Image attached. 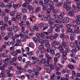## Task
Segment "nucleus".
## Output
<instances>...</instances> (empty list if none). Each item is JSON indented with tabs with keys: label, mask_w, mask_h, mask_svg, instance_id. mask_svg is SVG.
<instances>
[{
	"label": "nucleus",
	"mask_w": 80,
	"mask_h": 80,
	"mask_svg": "<svg viewBox=\"0 0 80 80\" xmlns=\"http://www.w3.org/2000/svg\"><path fill=\"white\" fill-rule=\"evenodd\" d=\"M70 46L72 48H75V44L72 42H71L70 44Z\"/></svg>",
	"instance_id": "17"
},
{
	"label": "nucleus",
	"mask_w": 80,
	"mask_h": 80,
	"mask_svg": "<svg viewBox=\"0 0 80 80\" xmlns=\"http://www.w3.org/2000/svg\"><path fill=\"white\" fill-rule=\"evenodd\" d=\"M70 35H72V36H75L76 35L75 33L74 32H72L70 33Z\"/></svg>",
	"instance_id": "51"
},
{
	"label": "nucleus",
	"mask_w": 80,
	"mask_h": 80,
	"mask_svg": "<svg viewBox=\"0 0 80 80\" xmlns=\"http://www.w3.org/2000/svg\"><path fill=\"white\" fill-rule=\"evenodd\" d=\"M66 10L67 11H68V12L70 11V6H68L66 8Z\"/></svg>",
	"instance_id": "40"
},
{
	"label": "nucleus",
	"mask_w": 80,
	"mask_h": 80,
	"mask_svg": "<svg viewBox=\"0 0 80 80\" xmlns=\"http://www.w3.org/2000/svg\"><path fill=\"white\" fill-rule=\"evenodd\" d=\"M28 10L30 11L31 13L32 14L33 13H34V8H32V6L31 5H29L28 6Z\"/></svg>",
	"instance_id": "2"
},
{
	"label": "nucleus",
	"mask_w": 80,
	"mask_h": 80,
	"mask_svg": "<svg viewBox=\"0 0 80 80\" xmlns=\"http://www.w3.org/2000/svg\"><path fill=\"white\" fill-rule=\"evenodd\" d=\"M51 50H53L54 51H55L56 50V48L54 46H52L51 47Z\"/></svg>",
	"instance_id": "57"
},
{
	"label": "nucleus",
	"mask_w": 80,
	"mask_h": 80,
	"mask_svg": "<svg viewBox=\"0 0 80 80\" xmlns=\"http://www.w3.org/2000/svg\"><path fill=\"white\" fill-rule=\"evenodd\" d=\"M55 26H56V24L53 23L50 26V28L53 29V28H54L55 27Z\"/></svg>",
	"instance_id": "9"
},
{
	"label": "nucleus",
	"mask_w": 80,
	"mask_h": 80,
	"mask_svg": "<svg viewBox=\"0 0 80 80\" xmlns=\"http://www.w3.org/2000/svg\"><path fill=\"white\" fill-rule=\"evenodd\" d=\"M47 39H50L51 40H53V38L52 36H46Z\"/></svg>",
	"instance_id": "15"
},
{
	"label": "nucleus",
	"mask_w": 80,
	"mask_h": 80,
	"mask_svg": "<svg viewBox=\"0 0 80 80\" xmlns=\"http://www.w3.org/2000/svg\"><path fill=\"white\" fill-rule=\"evenodd\" d=\"M8 17L7 16L5 17V18L4 19V22L5 23H7V22H8Z\"/></svg>",
	"instance_id": "25"
},
{
	"label": "nucleus",
	"mask_w": 80,
	"mask_h": 80,
	"mask_svg": "<svg viewBox=\"0 0 80 80\" xmlns=\"http://www.w3.org/2000/svg\"><path fill=\"white\" fill-rule=\"evenodd\" d=\"M18 60L20 62H21L22 60V56H19L18 57Z\"/></svg>",
	"instance_id": "58"
},
{
	"label": "nucleus",
	"mask_w": 80,
	"mask_h": 80,
	"mask_svg": "<svg viewBox=\"0 0 80 80\" xmlns=\"http://www.w3.org/2000/svg\"><path fill=\"white\" fill-rule=\"evenodd\" d=\"M47 26H44L43 28V30H45L46 29H47L48 28V24H46Z\"/></svg>",
	"instance_id": "31"
},
{
	"label": "nucleus",
	"mask_w": 80,
	"mask_h": 80,
	"mask_svg": "<svg viewBox=\"0 0 80 80\" xmlns=\"http://www.w3.org/2000/svg\"><path fill=\"white\" fill-rule=\"evenodd\" d=\"M16 17L18 19H20V20H21L22 19L21 18V16L19 15H17L16 16Z\"/></svg>",
	"instance_id": "52"
},
{
	"label": "nucleus",
	"mask_w": 80,
	"mask_h": 80,
	"mask_svg": "<svg viewBox=\"0 0 80 80\" xmlns=\"http://www.w3.org/2000/svg\"><path fill=\"white\" fill-rule=\"evenodd\" d=\"M65 37V34L64 33H62L60 35V37L61 38H63Z\"/></svg>",
	"instance_id": "54"
},
{
	"label": "nucleus",
	"mask_w": 80,
	"mask_h": 80,
	"mask_svg": "<svg viewBox=\"0 0 80 80\" xmlns=\"http://www.w3.org/2000/svg\"><path fill=\"white\" fill-rule=\"evenodd\" d=\"M78 40H75L74 42V43L75 45H77L78 44Z\"/></svg>",
	"instance_id": "36"
},
{
	"label": "nucleus",
	"mask_w": 80,
	"mask_h": 80,
	"mask_svg": "<svg viewBox=\"0 0 80 80\" xmlns=\"http://www.w3.org/2000/svg\"><path fill=\"white\" fill-rule=\"evenodd\" d=\"M75 23L77 24V25H80V22L78 20H76L75 22Z\"/></svg>",
	"instance_id": "42"
},
{
	"label": "nucleus",
	"mask_w": 80,
	"mask_h": 80,
	"mask_svg": "<svg viewBox=\"0 0 80 80\" xmlns=\"http://www.w3.org/2000/svg\"><path fill=\"white\" fill-rule=\"evenodd\" d=\"M58 61V58L57 57L54 58V62L56 63V62H57V61Z\"/></svg>",
	"instance_id": "60"
},
{
	"label": "nucleus",
	"mask_w": 80,
	"mask_h": 80,
	"mask_svg": "<svg viewBox=\"0 0 80 80\" xmlns=\"http://www.w3.org/2000/svg\"><path fill=\"white\" fill-rule=\"evenodd\" d=\"M40 37H41L42 38H45V35L43 32H41V33Z\"/></svg>",
	"instance_id": "28"
},
{
	"label": "nucleus",
	"mask_w": 80,
	"mask_h": 80,
	"mask_svg": "<svg viewBox=\"0 0 80 80\" xmlns=\"http://www.w3.org/2000/svg\"><path fill=\"white\" fill-rule=\"evenodd\" d=\"M63 16L62 15H59L58 16V19H60V20H62V19H63Z\"/></svg>",
	"instance_id": "35"
},
{
	"label": "nucleus",
	"mask_w": 80,
	"mask_h": 80,
	"mask_svg": "<svg viewBox=\"0 0 80 80\" xmlns=\"http://www.w3.org/2000/svg\"><path fill=\"white\" fill-rule=\"evenodd\" d=\"M22 31H21V32L22 33H24V31H25V27L24 26H22Z\"/></svg>",
	"instance_id": "59"
},
{
	"label": "nucleus",
	"mask_w": 80,
	"mask_h": 80,
	"mask_svg": "<svg viewBox=\"0 0 80 80\" xmlns=\"http://www.w3.org/2000/svg\"><path fill=\"white\" fill-rule=\"evenodd\" d=\"M36 36L37 37V38H40V34L39 33L36 34Z\"/></svg>",
	"instance_id": "62"
},
{
	"label": "nucleus",
	"mask_w": 80,
	"mask_h": 80,
	"mask_svg": "<svg viewBox=\"0 0 80 80\" xmlns=\"http://www.w3.org/2000/svg\"><path fill=\"white\" fill-rule=\"evenodd\" d=\"M48 32H49V33H52L53 32V29L52 28L49 29L48 30Z\"/></svg>",
	"instance_id": "39"
},
{
	"label": "nucleus",
	"mask_w": 80,
	"mask_h": 80,
	"mask_svg": "<svg viewBox=\"0 0 80 80\" xmlns=\"http://www.w3.org/2000/svg\"><path fill=\"white\" fill-rule=\"evenodd\" d=\"M52 11L51 9L50 8H48L47 10V13H50V12Z\"/></svg>",
	"instance_id": "32"
},
{
	"label": "nucleus",
	"mask_w": 80,
	"mask_h": 80,
	"mask_svg": "<svg viewBox=\"0 0 80 80\" xmlns=\"http://www.w3.org/2000/svg\"><path fill=\"white\" fill-rule=\"evenodd\" d=\"M28 46L29 47H31L32 48H33L35 47V45L32 43H30Z\"/></svg>",
	"instance_id": "8"
},
{
	"label": "nucleus",
	"mask_w": 80,
	"mask_h": 80,
	"mask_svg": "<svg viewBox=\"0 0 80 80\" xmlns=\"http://www.w3.org/2000/svg\"><path fill=\"white\" fill-rule=\"evenodd\" d=\"M30 30L32 32H34L35 31V27L34 26H32L30 28Z\"/></svg>",
	"instance_id": "41"
},
{
	"label": "nucleus",
	"mask_w": 80,
	"mask_h": 80,
	"mask_svg": "<svg viewBox=\"0 0 80 80\" xmlns=\"http://www.w3.org/2000/svg\"><path fill=\"white\" fill-rule=\"evenodd\" d=\"M77 51H79L80 49V47L78 46H76L75 47V49Z\"/></svg>",
	"instance_id": "33"
},
{
	"label": "nucleus",
	"mask_w": 80,
	"mask_h": 80,
	"mask_svg": "<svg viewBox=\"0 0 80 80\" xmlns=\"http://www.w3.org/2000/svg\"><path fill=\"white\" fill-rule=\"evenodd\" d=\"M1 77H2V78H5V77L6 76V75H5V74L4 73H1Z\"/></svg>",
	"instance_id": "27"
},
{
	"label": "nucleus",
	"mask_w": 80,
	"mask_h": 80,
	"mask_svg": "<svg viewBox=\"0 0 80 80\" xmlns=\"http://www.w3.org/2000/svg\"><path fill=\"white\" fill-rule=\"evenodd\" d=\"M13 30L14 32H17L18 31V27L16 26L14 27L13 28Z\"/></svg>",
	"instance_id": "14"
},
{
	"label": "nucleus",
	"mask_w": 80,
	"mask_h": 80,
	"mask_svg": "<svg viewBox=\"0 0 80 80\" xmlns=\"http://www.w3.org/2000/svg\"><path fill=\"white\" fill-rule=\"evenodd\" d=\"M51 43H52V46H56L57 45L58 46L60 45V43H59V42H57L56 41H54L51 42Z\"/></svg>",
	"instance_id": "3"
},
{
	"label": "nucleus",
	"mask_w": 80,
	"mask_h": 80,
	"mask_svg": "<svg viewBox=\"0 0 80 80\" xmlns=\"http://www.w3.org/2000/svg\"><path fill=\"white\" fill-rule=\"evenodd\" d=\"M22 11L24 13H25L27 12V10H26V9H25L24 8H23L22 9Z\"/></svg>",
	"instance_id": "47"
},
{
	"label": "nucleus",
	"mask_w": 80,
	"mask_h": 80,
	"mask_svg": "<svg viewBox=\"0 0 80 80\" xmlns=\"http://www.w3.org/2000/svg\"><path fill=\"white\" fill-rule=\"evenodd\" d=\"M48 6V4L47 3H45L44 4H43L42 5V9L44 11H45L46 10H47V7Z\"/></svg>",
	"instance_id": "5"
},
{
	"label": "nucleus",
	"mask_w": 80,
	"mask_h": 80,
	"mask_svg": "<svg viewBox=\"0 0 80 80\" xmlns=\"http://www.w3.org/2000/svg\"><path fill=\"white\" fill-rule=\"evenodd\" d=\"M76 5H77V7H79L80 6V1H78L76 2Z\"/></svg>",
	"instance_id": "48"
},
{
	"label": "nucleus",
	"mask_w": 80,
	"mask_h": 80,
	"mask_svg": "<svg viewBox=\"0 0 80 80\" xmlns=\"http://www.w3.org/2000/svg\"><path fill=\"white\" fill-rule=\"evenodd\" d=\"M21 40L22 42H26V39L24 38H21Z\"/></svg>",
	"instance_id": "50"
},
{
	"label": "nucleus",
	"mask_w": 80,
	"mask_h": 80,
	"mask_svg": "<svg viewBox=\"0 0 80 80\" xmlns=\"http://www.w3.org/2000/svg\"><path fill=\"white\" fill-rule=\"evenodd\" d=\"M74 13V11H72L68 13L69 15V16H71V17H72L73 16Z\"/></svg>",
	"instance_id": "10"
},
{
	"label": "nucleus",
	"mask_w": 80,
	"mask_h": 80,
	"mask_svg": "<svg viewBox=\"0 0 80 80\" xmlns=\"http://www.w3.org/2000/svg\"><path fill=\"white\" fill-rule=\"evenodd\" d=\"M52 21H53L54 22H56V23H58L59 24L61 23V21L58 19L56 20L53 19Z\"/></svg>",
	"instance_id": "7"
},
{
	"label": "nucleus",
	"mask_w": 80,
	"mask_h": 80,
	"mask_svg": "<svg viewBox=\"0 0 80 80\" xmlns=\"http://www.w3.org/2000/svg\"><path fill=\"white\" fill-rule=\"evenodd\" d=\"M7 5H4V3H3V2H0V7L1 8H3V7H5V8H8L7 6Z\"/></svg>",
	"instance_id": "6"
},
{
	"label": "nucleus",
	"mask_w": 80,
	"mask_h": 80,
	"mask_svg": "<svg viewBox=\"0 0 80 80\" xmlns=\"http://www.w3.org/2000/svg\"><path fill=\"white\" fill-rule=\"evenodd\" d=\"M43 43L44 44L46 45V44L48 43H49V42H48V41L47 40H45L43 41Z\"/></svg>",
	"instance_id": "37"
},
{
	"label": "nucleus",
	"mask_w": 80,
	"mask_h": 80,
	"mask_svg": "<svg viewBox=\"0 0 80 80\" xmlns=\"http://www.w3.org/2000/svg\"><path fill=\"white\" fill-rule=\"evenodd\" d=\"M12 55L14 57H16L17 55V53L16 52H13L12 53Z\"/></svg>",
	"instance_id": "21"
},
{
	"label": "nucleus",
	"mask_w": 80,
	"mask_h": 80,
	"mask_svg": "<svg viewBox=\"0 0 80 80\" xmlns=\"http://www.w3.org/2000/svg\"><path fill=\"white\" fill-rule=\"evenodd\" d=\"M71 52L72 53H77V51L75 49H72Z\"/></svg>",
	"instance_id": "45"
},
{
	"label": "nucleus",
	"mask_w": 80,
	"mask_h": 80,
	"mask_svg": "<svg viewBox=\"0 0 80 80\" xmlns=\"http://www.w3.org/2000/svg\"><path fill=\"white\" fill-rule=\"evenodd\" d=\"M47 60L48 62H52V57H49V58H48Z\"/></svg>",
	"instance_id": "38"
},
{
	"label": "nucleus",
	"mask_w": 80,
	"mask_h": 80,
	"mask_svg": "<svg viewBox=\"0 0 80 80\" xmlns=\"http://www.w3.org/2000/svg\"><path fill=\"white\" fill-rule=\"evenodd\" d=\"M21 73H22V71H17L16 72V75H19V74H21Z\"/></svg>",
	"instance_id": "26"
},
{
	"label": "nucleus",
	"mask_w": 80,
	"mask_h": 80,
	"mask_svg": "<svg viewBox=\"0 0 80 80\" xmlns=\"http://www.w3.org/2000/svg\"><path fill=\"white\" fill-rule=\"evenodd\" d=\"M46 62V60L45 59H41L40 62L42 63V64H44L45 62Z\"/></svg>",
	"instance_id": "18"
},
{
	"label": "nucleus",
	"mask_w": 80,
	"mask_h": 80,
	"mask_svg": "<svg viewBox=\"0 0 80 80\" xmlns=\"http://www.w3.org/2000/svg\"><path fill=\"white\" fill-rule=\"evenodd\" d=\"M43 55L42 54H39V57L41 58H43Z\"/></svg>",
	"instance_id": "63"
},
{
	"label": "nucleus",
	"mask_w": 80,
	"mask_h": 80,
	"mask_svg": "<svg viewBox=\"0 0 80 80\" xmlns=\"http://www.w3.org/2000/svg\"><path fill=\"white\" fill-rule=\"evenodd\" d=\"M12 60V58H11L10 59V64L11 65H13L14 64V62Z\"/></svg>",
	"instance_id": "30"
},
{
	"label": "nucleus",
	"mask_w": 80,
	"mask_h": 80,
	"mask_svg": "<svg viewBox=\"0 0 80 80\" xmlns=\"http://www.w3.org/2000/svg\"><path fill=\"white\" fill-rule=\"evenodd\" d=\"M68 67L71 70H73V69H74V67H73V66L72 65H69L68 66Z\"/></svg>",
	"instance_id": "12"
},
{
	"label": "nucleus",
	"mask_w": 80,
	"mask_h": 80,
	"mask_svg": "<svg viewBox=\"0 0 80 80\" xmlns=\"http://www.w3.org/2000/svg\"><path fill=\"white\" fill-rule=\"evenodd\" d=\"M58 16L57 14H53V17L55 18H58Z\"/></svg>",
	"instance_id": "61"
},
{
	"label": "nucleus",
	"mask_w": 80,
	"mask_h": 80,
	"mask_svg": "<svg viewBox=\"0 0 80 80\" xmlns=\"http://www.w3.org/2000/svg\"><path fill=\"white\" fill-rule=\"evenodd\" d=\"M63 48L66 50H68L69 48V47L67 45H66L63 46Z\"/></svg>",
	"instance_id": "46"
},
{
	"label": "nucleus",
	"mask_w": 80,
	"mask_h": 80,
	"mask_svg": "<svg viewBox=\"0 0 80 80\" xmlns=\"http://www.w3.org/2000/svg\"><path fill=\"white\" fill-rule=\"evenodd\" d=\"M38 42L39 43L41 44H42L43 43V41L42 39H40L38 40Z\"/></svg>",
	"instance_id": "29"
},
{
	"label": "nucleus",
	"mask_w": 80,
	"mask_h": 80,
	"mask_svg": "<svg viewBox=\"0 0 80 80\" xmlns=\"http://www.w3.org/2000/svg\"><path fill=\"white\" fill-rule=\"evenodd\" d=\"M58 35L57 34H56L53 35V37H52V38H53L54 39H56L57 37H58Z\"/></svg>",
	"instance_id": "19"
},
{
	"label": "nucleus",
	"mask_w": 80,
	"mask_h": 80,
	"mask_svg": "<svg viewBox=\"0 0 80 80\" xmlns=\"http://www.w3.org/2000/svg\"><path fill=\"white\" fill-rule=\"evenodd\" d=\"M20 21L21 22H22L23 23H25L26 22V20L25 19H20Z\"/></svg>",
	"instance_id": "34"
},
{
	"label": "nucleus",
	"mask_w": 80,
	"mask_h": 80,
	"mask_svg": "<svg viewBox=\"0 0 80 80\" xmlns=\"http://www.w3.org/2000/svg\"><path fill=\"white\" fill-rule=\"evenodd\" d=\"M55 57L57 58H59L60 57V54L59 53H57L55 54Z\"/></svg>",
	"instance_id": "23"
},
{
	"label": "nucleus",
	"mask_w": 80,
	"mask_h": 80,
	"mask_svg": "<svg viewBox=\"0 0 80 80\" xmlns=\"http://www.w3.org/2000/svg\"><path fill=\"white\" fill-rule=\"evenodd\" d=\"M75 40V38L73 37V36H71L70 37V40L71 41H73Z\"/></svg>",
	"instance_id": "56"
},
{
	"label": "nucleus",
	"mask_w": 80,
	"mask_h": 80,
	"mask_svg": "<svg viewBox=\"0 0 80 80\" xmlns=\"http://www.w3.org/2000/svg\"><path fill=\"white\" fill-rule=\"evenodd\" d=\"M39 48L40 50H43L44 48V46L42 45H41L39 47Z\"/></svg>",
	"instance_id": "16"
},
{
	"label": "nucleus",
	"mask_w": 80,
	"mask_h": 80,
	"mask_svg": "<svg viewBox=\"0 0 80 80\" xmlns=\"http://www.w3.org/2000/svg\"><path fill=\"white\" fill-rule=\"evenodd\" d=\"M55 70L56 71H59L60 70V68L58 67H57L55 68Z\"/></svg>",
	"instance_id": "64"
},
{
	"label": "nucleus",
	"mask_w": 80,
	"mask_h": 80,
	"mask_svg": "<svg viewBox=\"0 0 80 80\" xmlns=\"http://www.w3.org/2000/svg\"><path fill=\"white\" fill-rule=\"evenodd\" d=\"M69 22V18L67 17H66L64 18V20L62 21V22L63 23H68Z\"/></svg>",
	"instance_id": "4"
},
{
	"label": "nucleus",
	"mask_w": 80,
	"mask_h": 80,
	"mask_svg": "<svg viewBox=\"0 0 80 80\" xmlns=\"http://www.w3.org/2000/svg\"><path fill=\"white\" fill-rule=\"evenodd\" d=\"M56 5L57 7H61V6H62V4L60 2H57L56 4Z\"/></svg>",
	"instance_id": "22"
},
{
	"label": "nucleus",
	"mask_w": 80,
	"mask_h": 80,
	"mask_svg": "<svg viewBox=\"0 0 80 80\" xmlns=\"http://www.w3.org/2000/svg\"><path fill=\"white\" fill-rule=\"evenodd\" d=\"M53 2L52 1L49 0V1L48 2V4L51 6L53 5Z\"/></svg>",
	"instance_id": "11"
},
{
	"label": "nucleus",
	"mask_w": 80,
	"mask_h": 80,
	"mask_svg": "<svg viewBox=\"0 0 80 80\" xmlns=\"http://www.w3.org/2000/svg\"><path fill=\"white\" fill-rule=\"evenodd\" d=\"M44 65L47 67H49V66H50V64L49 63L48 61H45V62H44Z\"/></svg>",
	"instance_id": "13"
},
{
	"label": "nucleus",
	"mask_w": 80,
	"mask_h": 80,
	"mask_svg": "<svg viewBox=\"0 0 80 80\" xmlns=\"http://www.w3.org/2000/svg\"><path fill=\"white\" fill-rule=\"evenodd\" d=\"M55 31L56 32H60V30L59 28H56L55 29Z\"/></svg>",
	"instance_id": "55"
},
{
	"label": "nucleus",
	"mask_w": 80,
	"mask_h": 80,
	"mask_svg": "<svg viewBox=\"0 0 80 80\" xmlns=\"http://www.w3.org/2000/svg\"><path fill=\"white\" fill-rule=\"evenodd\" d=\"M9 14L11 16H12L13 17H14L15 16V12H10Z\"/></svg>",
	"instance_id": "44"
},
{
	"label": "nucleus",
	"mask_w": 80,
	"mask_h": 80,
	"mask_svg": "<svg viewBox=\"0 0 80 80\" xmlns=\"http://www.w3.org/2000/svg\"><path fill=\"white\" fill-rule=\"evenodd\" d=\"M43 25H44L43 23H41L39 24V27H40V28H42V27H43Z\"/></svg>",
	"instance_id": "49"
},
{
	"label": "nucleus",
	"mask_w": 80,
	"mask_h": 80,
	"mask_svg": "<svg viewBox=\"0 0 80 80\" xmlns=\"http://www.w3.org/2000/svg\"><path fill=\"white\" fill-rule=\"evenodd\" d=\"M8 36H9V37H10L13 36V34L12 32H10L8 34Z\"/></svg>",
	"instance_id": "53"
},
{
	"label": "nucleus",
	"mask_w": 80,
	"mask_h": 80,
	"mask_svg": "<svg viewBox=\"0 0 80 80\" xmlns=\"http://www.w3.org/2000/svg\"><path fill=\"white\" fill-rule=\"evenodd\" d=\"M12 6H13V7H14L15 9H17V4H14V2H12L11 3L10 5H7V7L8 8H11Z\"/></svg>",
	"instance_id": "1"
},
{
	"label": "nucleus",
	"mask_w": 80,
	"mask_h": 80,
	"mask_svg": "<svg viewBox=\"0 0 80 80\" xmlns=\"http://www.w3.org/2000/svg\"><path fill=\"white\" fill-rule=\"evenodd\" d=\"M16 52L17 53H18V54H21V53H22V51H21V50L18 49L16 50Z\"/></svg>",
	"instance_id": "20"
},
{
	"label": "nucleus",
	"mask_w": 80,
	"mask_h": 80,
	"mask_svg": "<svg viewBox=\"0 0 80 80\" xmlns=\"http://www.w3.org/2000/svg\"><path fill=\"white\" fill-rule=\"evenodd\" d=\"M52 12L54 13H58V10L56 9H54L52 11Z\"/></svg>",
	"instance_id": "43"
},
{
	"label": "nucleus",
	"mask_w": 80,
	"mask_h": 80,
	"mask_svg": "<svg viewBox=\"0 0 80 80\" xmlns=\"http://www.w3.org/2000/svg\"><path fill=\"white\" fill-rule=\"evenodd\" d=\"M50 67L51 68V70H53L55 68V67H54V66L52 65V64H51L50 65Z\"/></svg>",
	"instance_id": "24"
}]
</instances>
